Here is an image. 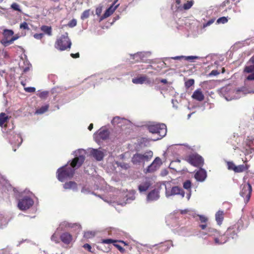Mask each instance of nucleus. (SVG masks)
Returning a JSON list of instances; mask_svg holds the SVG:
<instances>
[{"instance_id": "obj_1", "label": "nucleus", "mask_w": 254, "mask_h": 254, "mask_svg": "<svg viewBox=\"0 0 254 254\" xmlns=\"http://www.w3.org/2000/svg\"><path fill=\"white\" fill-rule=\"evenodd\" d=\"M86 152L83 149H78L73 152L74 158L65 165L57 170L58 179L62 182L70 179L73 176L75 171L78 169L85 160Z\"/></svg>"}, {"instance_id": "obj_2", "label": "nucleus", "mask_w": 254, "mask_h": 254, "mask_svg": "<svg viewBox=\"0 0 254 254\" xmlns=\"http://www.w3.org/2000/svg\"><path fill=\"white\" fill-rule=\"evenodd\" d=\"M153 156V152L149 150L143 154L136 153L131 158V162L134 165H143L145 162H148Z\"/></svg>"}, {"instance_id": "obj_3", "label": "nucleus", "mask_w": 254, "mask_h": 254, "mask_svg": "<svg viewBox=\"0 0 254 254\" xmlns=\"http://www.w3.org/2000/svg\"><path fill=\"white\" fill-rule=\"evenodd\" d=\"M148 129L149 132L152 133H157L160 137H158L154 140L162 138L167 133V127L164 124H152L148 126Z\"/></svg>"}, {"instance_id": "obj_4", "label": "nucleus", "mask_w": 254, "mask_h": 254, "mask_svg": "<svg viewBox=\"0 0 254 254\" xmlns=\"http://www.w3.org/2000/svg\"><path fill=\"white\" fill-rule=\"evenodd\" d=\"M71 45V42L68 37V34L65 33L59 39L57 40L55 44V47L61 51H64L69 49Z\"/></svg>"}, {"instance_id": "obj_5", "label": "nucleus", "mask_w": 254, "mask_h": 254, "mask_svg": "<svg viewBox=\"0 0 254 254\" xmlns=\"http://www.w3.org/2000/svg\"><path fill=\"white\" fill-rule=\"evenodd\" d=\"M240 195L244 198L245 203H247L251 197L252 188L249 183H245L241 185Z\"/></svg>"}, {"instance_id": "obj_6", "label": "nucleus", "mask_w": 254, "mask_h": 254, "mask_svg": "<svg viewBox=\"0 0 254 254\" xmlns=\"http://www.w3.org/2000/svg\"><path fill=\"white\" fill-rule=\"evenodd\" d=\"M244 72L250 73L246 77V80L249 81L254 80V55L249 60L248 65L245 66Z\"/></svg>"}, {"instance_id": "obj_7", "label": "nucleus", "mask_w": 254, "mask_h": 254, "mask_svg": "<svg viewBox=\"0 0 254 254\" xmlns=\"http://www.w3.org/2000/svg\"><path fill=\"white\" fill-rule=\"evenodd\" d=\"M187 161L192 165L200 168L204 164L203 158L197 154L190 155L188 157Z\"/></svg>"}, {"instance_id": "obj_8", "label": "nucleus", "mask_w": 254, "mask_h": 254, "mask_svg": "<svg viewBox=\"0 0 254 254\" xmlns=\"http://www.w3.org/2000/svg\"><path fill=\"white\" fill-rule=\"evenodd\" d=\"M34 204V201L29 196H24L19 200L18 207L24 211L30 208Z\"/></svg>"}, {"instance_id": "obj_9", "label": "nucleus", "mask_w": 254, "mask_h": 254, "mask_svg": "<svg viewBox=\"0 0 254 254\" xmlns=\"http://www.w3.org/2000/svg\"><path fill=\"white\" fill-rule=\"evenodd\" d=\"M165 190L166 196L168 198L175 195H180L182 198L185 196V193L184 190L178 186L173 187L171 189L167 188L166 186Z\"/></svg>"}, {"instance_id": "obj_10", "label": "nucleus", "mask_w": 254, "mask_h": 254, "mask_svg": "<svg viewBox=\"0 0 254 254\" xmlns=\"http://www.w3.org/2000/svg\"><path fill=\"white\" fill-rule=\"evenodd\" d=\"M109 134L110 132L108 129L101 127L97 133L94 134V137L96 142H99L101 140L107 139L109 137Z\"/></svg>"}, {"instance_id": "obj_11", "label": "nucleus", "mask_w": 254, "mask_h": 254, "mask_svg": "<svg viewBox=\"0 0 254 254\" xmlns=\"http://www.w3.org/2000/svg\"><path fill=\"white\" fill-rule=\"evenodd\" d=\"M161 164L162 161L161 159L157 157L155 158L153 162L144 170V172L146 174L154 172L159 168Z\"/></svg>"}, {"instance_id": "obj_12", "label": "nucleus", "mask_w": 254, "mask_h": 254, "mask_svg": "<svg viewBox=\"0 0 254 254\" xmlns=\"http://www.w3.org/2000/svg\"><path fill=\"white\" fill-rule=\"evenodd\" d=\"M132 82L135 84H142L144 83L148 84H152L154 83V80L148 77L146 75H141L139 76L132 78Z\"/></svg>"}, {"instance_id": "obj_13", "label": "nucleus", "mask_w": 254, "mask_h": 254, "mask_svg": "<svg viewBox=\"0 0 254 254\" xmlns=\"http://www.w3.org/2000/svg\"><path fill=\"white\" fill-rule=\"evenodd\" d=\"M179 217L178 212H174L168 216L166 220L167 225L172 227H176L179 225L178 222Z\"/></svg>"}, {"instance_id": "obj_14", "label": "nucleus", "mask_w": 254, "mask_h": 254, "mask_svg": "<svg viewBox=\"0 0 254 254\" xmlns=\"http://www.w3.org/2000/svg\"><path fill=\"white\" fill-rule=\"evenodd\" d=\"M9 142L17 147L20 146L22 142V138L20 134H10L9 136Z\"/></svg>"}, {"instance_id": "obj_15", "label": "nucleus", "mask_w": 254, "mask_h": 254, "mask_svg": "<svg viewBox=\"0 0 254 254\" xmlns=\"http://www.w3.org/2000/svg\"><path fill=\"white\" fill-rule=\"evenodd\" d=\"M124 197L123 200H121L119 202V204L121 205H125L127 203H130L132 201L134 200L135 196L134 192H126L124 195Z\"/></svg>"}, {"instance_id": "obj_16", "label": "nucleus", "mask_w": 254, "mask_h": 254, "mask_svg": "<svg viewBox=\"0 0 254 254\" xmlns=\"http://www.w3.org/2000/svg\"><path fill=\"white\" fill-rule=\"evenodd\" d=\"M207 177V173L205 169L200 167L194 174V178L197 181L200 182H204Z\"/></svg>"}, {"instance_id": "obj_17", "label": "nucleus", "mask_w": 254, "mask_h": 254, "mask_svg": "<svg viewBox=\"0 0 254 254\" xmlns=\"http://www.w3.org/2000/svg\"><path fill=\"white\" fill-rule=\"evenodd\" d=\"M160 197L159 192L157 190H153L150 191L146 198L147 202H151L158 200Z\"/></svg>"}, {"instance_id": "obj_18", "label": "nucleus", "mask_w": 254, "mask_h": 254, "mask_svg": "<svg viewBox=\"0 0 254 254\" xmlns=\"http://www.w3.org/2000/svg\"><path fill=\"white\" fill-rule=\"evenodd\" d=\"M90 154L98 161L103 160L104 157V153L103 151L98 149H92L90 151Z\"/></svg>"}, {"instance_id": "obj_19", "label": "nucleus", "mask_w": 254, "mask_h": 254, "mask_svg": "<svg viewBox=\"0 0 254 254\" xmlns=\"http://www.w3.org/2000/svg\"><path fill=\"white\" fill-rule=\"evenodd\" d=\"M119 5V4L114 6V3H112V5L106 10L104 14L101 18V20L109 17L111 14L113 13L115 10L118 8Z\"/></svg>"}, {"instance_id": "obj_20", "label": "nucleus", "mask_w": 254, "mask_h": 254, "mask_svg": "<svg viewBox=\"0 0 254 254\" xmlns=\"http://www.w3.org/2000/svg\"><path fill=\"white\" fill-rule=\"evenodd\" d=\"M151 184L149 179L146 178L138 186V190L140 192L146 191L151 186Z\"/></svg>"}, {"instance_id": "obj_21", "label": "nucleus", "mask_w": 254, "mask_h": 254, "mask_svg": "<svg viewBox=\"0 0 254 254\" xmlns=\"http://www.w3.org/2000/svg\"><path fill=\"white\" fill-rule=\"evenodd\" d=\"M233 94L234 95L231 97H229L227 96H225L226 100L227 101H230L232 99H237L240 98L243 95H244L242 89H238L236 90H234L233 91Z\"/></svg>"}, {"instance_id": "obj_22", "label": "nucleus", "mask_w": 254, "mask_h": 254, "mask_svg": "<svg viewBox=\"0 0 254 254\" xmlns=\"http://www.w3.org/2000/svg\"><path fill=\"white\" fill-rule=\"evenodd\" d=\"M191 181L189 180H188L184 182L183 183V188L188 190V192L187 193L186 197L187 198L188 200H189L191 196Z\"/></svg>"}, {"instance_id": "obj_23", "label": "nucleus", "mask_w": 254, "mask_h": 254, "mask_svg": "<svg viewBox=\"0 0 254 254\" xmlns=\"http://www.w3.org/2000/svg\"><path fill=\"white\" fill-rule=\"evenodd\" d=\"M63 187L65 190H72L74 191L77 190V185L73 181L66 182L63 185Z\"/></svg>"}, {"instance_id": "obj_24", "label": "nucleus", "mask_w": 254, "mask_h": 254, "mask_svg": "<svg viewBox=\"0 0 254 254\" xmlns=\"http://www.w3.org/2000/svg\"><path fill=\"white\" fill-rule=\"evenodd\" d=\"M191 97L198 101H202L204 99V96L201 90L199 89H197L193 92Z\"/></svg>"}, {"instance_id": "obj_25", "label": "nucleus", "mask_w": 254, "mask_h": 254, "mask_svg": "<svg viewBox=\"0 0 254 254\" xmlns=\"http://www.w3.org/2000/svg\"><path fill=\"white\" fill-rule=\"evenodd\" d=\"M62 242L65 244H69L72 241V236L68 233L65 232L60 236Z\"/></svg>"}, {"instance_id": "obj_26", "label": "nucleus", "mask_w": 254, "mask_h": 254, "mask_svg": "<svg viewBox=\"0 0 254 254\" xmlns=\"http://www.w3.org/2000/svg\"><path fill=\"white\" fill-rule=\"evenodd\" d=\"M148 53L145 52H137L133 55H130L132 59L134 60L135 62H139L144 60V58Z\"/></svg>"}, {"instance_id": "obj_27", "label": "nucleus", "mask_w": 254, "mask_h": 254, "mask_svg": "<svg viewBox=\"0 0 254 254\" xmlns=\"http://www.w3.org/2000/svg\"><path fill=\"white\" fill-rule=\"evenodd\" d=\"M126 122V120L124 118H121L120 117L117 116L114 117L111 121L113 125H117L119 127H122L123 124Z\"/></svg>"}, {"instance_id": "obj_28", "label": "nucleus", "mask_w": 254, "mask_h": 254, "mask_svg": "<svg viewBox=\"0 0 254 254\" xmlns=\"http://www.w3.org/2000/svg\"><path fill=\"white\" fill-rule=\"evenodd\" d=\"M2 34L3 37L0 41L2 44L3 40H9L8 38L14 34V32L12 30L5 29L3 31Z\"/></svg>"}, {"instance_id": "obj_29", "label": "nucleus", "mask_w": 254, "mask_h": 254, "mask_svg": "<svg viewBox=\"0 0 254 254\" xmlns=\"http://www.w3.org/2000/svg\"><path fill=\"white\" fill-rule=\"evenodd\" d=\"M226 235L228 236V239H236L238 236L235 230L233 228H229L226 232Z\"/></svg>"}, {"instance_id": "obj_30", "label": "nucleus", "mask_w": 254, "mask_h": 254, "mask_svg": "<svg viewBox=\"0 0 254 254\" xmlns=\"http://www.w3.org/2000/svg\"><path fill=\"white\" fill-rule=\"evenodd\" d=\"M224 212L223 211L219 210L215 214V219L219 225H220L223 220Z\"/></svg>"}, {"instance_id": "obj_31", "label": "nucleus", "mask_w": 254, "mask_h": 254, "mask_svg": "<svg viewBox=\"0 0 254 254\" xmlns=\"http://www.w3.org/2000/svg\"><path fill=\"white\" fill-rule=\"evenodd\" d=\"M18 38H19V36L17 35H16V36L12 37L9 40H3V42H2V45L4 47H7L8 45L12 44L14 41L16 40Z\"/></svg>"}, {"instance_id": "obj_32", "label": "nucleus", "mask_w": 254, "mask_h": 254, "mask_svg": "<svg viewBox=\"0 0 254 254\" xmlns=\"http://www.w3.org/2000/svg\"><path fill=\"white\" fill-rule=\"evenodd\" d=\"M41 30L48 36L52 35V27L46 25H43L41 27Z\"/></svg>"}, {"instance_id": "obj_33", "label": "nucleus", "mask_w": 254, "mask_h": 254, "mask_svg": "<svg viewBox=\"0 0 254 254\" xmlns=\"http://www.w3.org/2000/svg\"><path fill=\"white\" fill-rule=\"evenodd\" d=\"M49 107V105H46L45 106H42L39 109L36 110L35 114L38 115L43 114L48 110Z\"/></svg>"}, {"instance_id": "obj_34", "label": "nucleus", "mask_w": 254, "mask_h": 254, "mask_svg": "<svg viewBox=\"0 0 254 254\" xmlns=\"http://www.w3.org/2000/svg\"><path fill=\"white\" fill-rule=\"evenodd\" d=\"M70 227V224L65 221L62 222L59 225V227L57 228V231H60L63 230L64 228Z\"/></svg>"}, {"instance_id": "obj_35", "label": "nucleus", "mask_w": 254, "mask_h": 254, "mask_svg": "<svg viewBox=\"0 0 254 254\" xmlns=\"http://www.w3.org/2000/svg\"><path fill=\"white\" fill-rule=\"evenodd\" d=\"M8 116L4 113L0 114V126L2 127L4 123L7 120Z\"/></svg>"}, {"instance_id": "obj_36", "label": "nucleus", "mask_w": 254, "mask_h": 254, "mask_svg": "<svg viewBox=\"0 0 254 254\" xmlns=\"http://www.w3.org/2000/svg\"><path fill=\"white\" fill-rule=\"evenodd\" d=\"M247 168L244 165H240L238 166H236L234 168V171L237 173L242 172L246 170Z\"/></svg>"}, {"instance_id": "obj_37", "label": "nucleus", "mask_w": 254, "mask_h": 254, "mask_svg": "<svg viewBox=\"0 0 254 254\" xmlns=\"http://www.w3.org/2000/svg\"><path fill=\"white\" fill-rule=\"evenodd\" d=\"M180 211L181 214H188L190 215H192L193 217H194V211L190 209L187 208L185 209L180 210Z\"/></svg>"}, {"instance_id": "obj_38", "label": "nucleus", "mask_w": 254, "mask_h": 254, "mask_svg": "<svg viewBox=\"0 0 254 254\" xmlns=\"http://www.w3.org/2000/svg\"><path fill=\"white\" fill-rule=\"evenodd\" d=\"M51 240L52 242H55L56 244L60 243V239L59 238V235L57 233V232L54 233L51 237Z\"/></svg>"}, {"instance_id": "obj_39", "label": "nucleus", "mask_w": 254, "mask_h": 254, "mask_svg": "<svg viewBox=\"0 0 254 254\" xmlns=\"http://www.w3.org/2000/svg\"><path fill=\"white\" fill-rule=\"evenodd\" d=\"M95 234L96 233L94 231H87L84 233V237L86 239H90L94 237Z\"/></svg>"}, {"instance_id": "obj_40", "label": "nucleus", "mask_w": 254, "mask_h": 254, "mask_svg": "<svg viewBox=\"0 0 254 254\" xmlns=\"http://www.w3.org/2000/svg\"><path fill=\"white\" fill-rule=\"evenodd\" d=\"M116 164L118 167H120L126 170V169H127L128 168H129V164L127 163H125V162H117L116 163Z\"/></svg>"}, {"instance_id": "obj_41", "label": "nucleus", "mask_w": 254, "mask_h": 254, "mask_svg": "<svg viewBox=\"0 0 254 254\" xmlns=\"http://www.w3.org/2000/svg\"><path fill=\"white\" fill-rule=\"evenodd\" d=\"M193 4V1L190 0L188 1L186 3H184L183 5V8L185 10H188L191 7V6Z\"/></svg>"}, {"instance_id": "obj_42", "label": "nucleus", "mask_w": 254, "mask_h": 254, "mask_svg": "<svg viewBox=\"0 0 254 254\" xmlns=\"http://www.w3.org/2000/svg\"><path fill=\"white\" fill-rule=\"evenodd\" d=\"M222 238H223V237H220V239L218 238H215L214 239L215 244H217V245H221V244H225V243H226L228 241V239L225 240L223 241Z\"/></svg>"}, {"instance_id": "obj_43", "label": "nucleus", "mask_w": 254, "mask_h": 254, "mask_svg": "<svg viewBox=\"0 0 254 254\" xmlns=\"http://www.w3.org/2000/svg\"><path fill=\"white\" fill-rule=\"evenodd\" d=\"M228 22V19L227 18V17H225V16H223V17H220L217 20V23L218 24H225L226 23H227Z\"/></svg>"}, {"instance_id": "obj_44", "label": "nucleus", "mask_w": 254, "mask_h": 254, "mask_svg": "<svg viewBox=\"0 0 254 254\" xmlns=\"http://www.w3.org/2000/svg\"><path fill=\"white\" fill-rule=\"evenodd\" d=\"M89 12H90L89 9L86 10L84 11L83 12V13H82V15H81V18L82 20L87 18L89 16V15H90Z\"/></svg>"}, {"instance_id": "obj_45", "label": "nucleus", "mask_w": 254, "mask_h": 254, "mask_svg": "<svg viewBox=\"0 0 254 254\" xmlns=\"http://www.w3.org/2000/svg\"><path fill=\"white\" fill-rule=\"evenodd\" d=\"M194 81L192 79H189L185 82V86L187 88H189L194 84Z\"/></svg>"}, {"instance_id": "obj_46", "label": "nucleus", "mask_w": 254, "mask_h": 254, "mask_svg": "<svg viewBox=\"0 0 254 254\" xmlns=\"http://www.w3.org/2000/svg\"><path fill=\"white\" fill-rule=\"evenodd\" d=\"M11 7L12 9H13V10H14L15 11H19V12H21V9L19 7V4H18L16 3H13L11 5Z\"/></svg>"}, {"instance_id": "obj_47", "label": "nucleus", "mask_w": 254, "mask_h": 254, "mask_svg": "<svg viewBox=\"0 0 254 254\" xmlns=\"http://www.w3.org/2000/svg\"><path fill=\"white\" fill-rule=\"evenodd\" d=\"M207 232L208 233V236H210L214 235V233H217V231L216 229L211 228L207 229Z\"/></svg>"}, {"instance_id": "obj_48", "label": "nucleus", "mask_w": 254, "mask_h": 254, "mask_svg": "<svg viewBox=\"0 0 254 254\" xmlns=\"http://www.w3.org/2000/svg\"><path fill=\"white\" fill-rule=\"evenodd\" d=\"M49 94V92L47 91H44L40 92L39 94V97L42 99H45Z\"/></svg>"}, {"instance_id": "obj_49", "label": "nucleus", "mask_w": 254, "mask_h": 254, "mask_svg": "<svg viewBox=\"0 0 254 254\" xmlns=\"http://www.w3.org/2000/svg\"><path fill=\"white\" fill-rule=\"evenodd\" d=\"M77 24V21H76V20L75 19H72L71 20H70L68 23V26L69 27H74V26H75Z\"/></svg>"}, {"instance_id": "obj_50", "label": "nucleus", "mask_w": 254, "mask_h": 254, "mask_svg": "<svg viewBox=\"0 0 254 254\" xmlns=\"http://www.w3.org/2000/svg\"><path fill=\"white\" fill-rule=\"evenodd\" d=\"M116 241H114L111 239H103V240H102V243L107 244L116 243Z\"/></svg>"}, {"instance_id": "obj_51", "label": "nucleus", "mask_w": 254, "mask_h": 254, "mask_svg": "<svg viewBox=\"0 0 254 254\" xmlns=\"http://www.w3.org/2000/svg\"><path fill=\"white\" fill-rule=\"evenodd\" d=\"M214 21H215L214 19H211L209 20L206 23H203V28H205V27H206L207 26H210V25H211L214 22Z\"/></svg>"}, {"instance_id": "obj_52", "label": "nucleus", "mask_w": 254, "mask_h": 254, "mask_svg": "<svg viewBox=\"0 0 254 254\" xmlns=\"http://www.w3.org/2000/svg\"><path fill=\"white\" fill-rule=\"evenodd\" d=\"M200 57L198 56H185V59L187 61L195 60V59H199Z\"/></svg>"}, {"instance_id": "obj_53", "label": "nucleus", "mask_w": 254, "mask_h": 254, "mask_svg": "<svg viewBox=\"0 0 254 254\" xmlns=\"http://www.w3.org/2000/svg\"><path fill=\"white\" fill-rule=\"evenodd\" d=\"M20 28L25 30L29 29L28 24L26 22H23V23L20 24Z\"/></svg>"}, {"instance_id": "obj_54", "label": "nucleus", "mask_w": 254, "mask_h": 254, "mask_svg": "<svg viewBox=\"0 0 254 254\" xmlns=\"http://www.w3.org/2000/svg\"><path fill=\"white\" fill-rule=\"evenodd\" d=\"M24 90L27 92L32 93V92H34L36 90V89L35 87H25Z\"/></svg>"}, {"instance_id": "obj_55", "label": "nucleus", "mask_w": 254, "mask_h": 254, "mask_svg": "<svg viewBox=\"0 0 254 254\" xmlns=\"http://www.w3.org/2000/svg\"><path fill=\"white\" fill-rule=\"evenodd\" d=\"M227 165L228 169L234 170V168L236 167V165L233 162H228Z\"/></svg>"}, {"instance_id": "obj_56", "label": "nucleus", "mask_w": 254, "mask_h": 254, "mask_svg": "<svg viewBox=\"0 0 254 254\" xmlns=\"http://www.w3.org/2000/svg\"><path fill=\"white\" fill-rule=\"evenodd\" d=\"M44 36V34L43 33H36L34 35V37L36 39H41Z\"/></svg>"}, {"instance_id": "obj_57", "label": "nucleus", "mask_w": 254, "mask_h": 254, "mask_svg": "<svg viewBox=\"0 0 254 254\" xmlns=\"http://www.w3.org/2000/svg\"><path fill=\"white\" fill-rule=\"evenodd\" d=\"M208 233L207 231L206 232H200L199 234H198V237L201 238L205 239V236L208 235Z\"/></svg>"}, {"instance_id": "obj_58", "label": "nucleus", "mask_w": 254, "mask_h": 254, "mask_svg": "<svg viewBox=\"0 0 254 254\" xmlns=\"http://www.w3.org/2000/svg\"><path fill=\"white\" fill-rule=\"evenodd\" d=\"M219 74V72L217 70H212L209 73V76H216Z\"/></svg>"}, {"instance_id": "obj_59", "label": "nucleus", "mask_w": 254, "mask_h": 254, "mask_svg": "<svg viewBox=\"0 0 254 254\" xmlns=\"http://www.w3.org/2000/svg\"><path fill=\"white\" fill-rule=\"evenodd\" d=\"M198 216L199 217V220L201 221V222L204 223L206 222V221L207 220V219L205 216L201 215H199Z\"/></svg>"}, {"instance_id": "obj_60", "label": "nucleus", "mask_w": 254, "mask_h": 254, "mask_svg": "<svg viewBox=\"0 0 254 254\" xmlns=\"http://www.w3.org/2000/svg\"><path fill=\"white\" fill-rule=\"evenodd\" d=\"M61 89L59 87L54 88L52 89V93H61Z\"/></svg>"}, {"instance_id": "obj_61", "label": "nucleus", "mask_w": 254, "mask_h": 254, "mask_svg": "<svg viewBox=\"0 0 254 254\" xmlns=\"http://www.w3.org/2000/svg\"><path fill=\"white\" fill-rule=\"evenodd\" d=\"M114 246H115L121 252L123 253L125 251V249L120 245L114 244Z\"/></svg>"}, {"instance_id": "obj_62", "label": "nucleus", "mask_w": 254, "mask_h": 254, "mask_svg": "<svg viewBox=\"0 0 254 254\" xmlns=\"http://www.w3.org/2000/svg\"><path fill=\"white\" fill-rule=\"evenodd\" d=\"M83 248L85 249H87V250L90 252H92V248L91 246L88 244H85L83 245Z\"/></svg>"}, {"instance_id": "obj_63", "label": "nucleus", "mask_w": 254, "mask_h": 254, "mask_svg": "<svg viewBox=\"0 0 254 254\" xmlns=\"http://www.w3.org/2000/svg\"><path fill=\"white\" fill-rule=\"evenodd\" d=\"M172 103L173 104V107L175 109H178V107L177 106V104H178V101L176 100L172 99Z\"/></svg>"}, {"instance_id": "obj_64", "label": "nucleus", "mask_w": 254, "mask_h": 254, "mask_svg": "<svg viewBox=\"0 0 254 254\" xmlns=\"http://www.w3.org/2000/svg\"><path fill=\"white\" fill-rule=\"evenodd\" d=\"M249 139L250 140V142L248 143L249 144V145L250 146H251L252 145H254V138L253 137H251V138H249Z\"/></svg>"}]
</instances>
